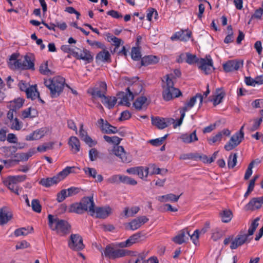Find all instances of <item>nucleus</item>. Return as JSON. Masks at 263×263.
Masks as SVG:
<instances>
[{
  "label": "nucleus",
  "instance_id": "obj_19",
  "mask_svg": "<svg viewBox=\"0 0 263 263\" xmlns=\"http://www.w3.org/2000/svg\"><path fill=\"white\" fill-rule=\"evenodd\" d=\"M243 65V62L236 60H230L223 65L224 70L227 72L237 70Z\"/></svg>",
  "mask_w": 263,
  "mask_h": 263
},
{
  "label": "nucleus",
  "instance_id": "obj_62",
  "mask_svg": "<svg viewBox=\"0 0 263 263\" xmlns=\"http://www.w3.org/2000/svg\"><path fill=\"white\" fill-rule=\"evenodd\" d=\"M14 233L15 236L18 237L27 235L29 232L25 228H21L15 230Z\"/></svg>",
  "mask_w": 263,
  "mask_h": 263
},
{
  "label": "nucleus",
  "instance_id": "obj_63",
  "mask_svg": "<svg viewBox=\"0 0 263 263\" xmlns=\"http://www.w3.org/2000/svg\"><path fill=\"white\" fill-rule=\"evenodd\" d=\"M66 190L68 197H71L76 195L80 192V189L76 187H71Z\"/></svg>",
  "mask_w": 263,
  "mask_h": 263
},
{
  "label": "nucleus",
  "instance_id": "obj_46",
  "mask_svg": "<svg viewBox=\"0 0 263 263\" xmlns=\"http://www.w3.org/2000/svg\"><path fill=\"white\" fill-rule=\"evenodd\" d=\"M3 148L4 152L5 153V157L7 158L15 153L17 149V147L15 146H5Z\"/></svg>",
  "mask_w": 263,
  "mask_h": 263
},
{
  "label": "nucleus",
  "instance_id": "obj_50",
  "mask_svg": "<svg viewBox=\"0 0 263 263\" xmlns=\"http://www.w3.org/2000/svg\"><path fill=\"white\" fill-rule=\"evenodd\" d=\"M168 134L164 135L163 137L157 138L156 139H152L149 141V143L154 146H158L161 145L163 141L166 139Z\"/></svg>",
  "mask_w": 263,
  "mask_h": 263
},
{
  "label": "nucleus",
  "instance_id": "obj_36",
  "mask_svg": "<svg viewBox=\"0 0 263 263\" xmlns=\"http://www.w3.org/2000/svg\"><path fill=\"white\" fill-rule=\"evenodd\" d=\"M44 130L39 129L33 132L29 135H27L26 137V140L27 141H31L40 139L41 138H42L44 136Z\"/></svg>",
  "mask_w": 263,
  "mask_h": 263
},
{
  "label": "nucleus",
  "instance_id": "obj_6",
  "mask_svg": "<svg viewBox=\"0 0 263 263\" xmlns=\"http://www.w3.org/2000/svg\"><path fill=\"white\" fill-rule=\"evenodd\" d=\"M74 168V166H67L65 168L52 177L41 179L39 181V184L46 187L56 184L63 180L69 174L73 173Z\"/></svg>",
  "mask_w": 263,
  "mask_h": 263
},
{
  "label": "nucleus",
  "instance_id": "obj_42",
  "mask_svg": "<svg viewBox=\"0 0 263 263\" xmlns=\"http://www.w3.org/2000/svg\"><path fill=\"white\" fill-rule=\"evenodd\" d=\"M103 138L107 142L110 144H116L117 146L122 140V139L117 136L109 137L106 135H104L103 136Z\"/></svg>",
  "mask_w": 263,
  "mask_h": 263
},
{
  "label": "nucleus",
  "instance_id": "obj_15",
  "mask_svg": "<svg viewBox=\"0 0 263 263\" xmlns=\"http://www.w3.org/2000/svg\"><path fill=\"white\" fill-rule=\"evenodd\" d=\"M199 68L201 70H203L205 74H208L210 73L213 69V61L211 59H200L199 62Z\"/></svg>",
  "mask_w": 263,
  "mask_h": 263
},
{
  "label": "nucleus",
  "instance_id": "obj_55",
  "mask_svg": "<svg viewBox=\"0 0 263 263\" xmlns=\"http://www.w3.org/2000/svg\"><path fill=\"white\" fill-rule=\"evenodd\" d=\"M89 157L91 161H95L98 159L99 152L96 148H92L89 150Z\"/></svg>",
  "mask_w": 263,
  "mask_h": 263
},
{
  "label": "nucleus",
  "instance_id": "obj_27",
  "mask_svg": "<svg viewBox=\"0 0 263 263\" xmlns=\"http://www.w3.org/2000/svg\"><path fill=\"white\" fill-rule=\"evenodd\" d=\"M180 139L185 143H191L198 140L196 135V130L190 134H183L180 136Z\"/></svg>",
  "mask_w": 263,
  "mask_h": 263
},
{
  "label": "nucleus",
  "instance_id": "obj_29",
  "mask_svg": "<svg viewBox=\"0 0 263 263\" xmlns=\"http://www.w3.org/2000/svg\"><path fill=\"white\" fill-rule=\"evenodd\" d=\"M230 131L228 129H224L222 131L218 132L215 136L212 138L208 139V141L210 144H213L217 142L221 141L222 135H226L227 136H230Z\"/></svg>",
  "mask_w": 263,
  "mask_h": 263
},
{
  "label": "nucleus",
  "instance_id": "obj_30",
  "mask_svg": "<svg viewBox=\"0 0 263 263\" xmlns=\"http://www.w3.org/2000/svg\"><path fill=\"white\" fill-rule=\"evenodd\" d=\"M37 110L32 107H29L22 112V118H33L36 117L38 116Z\"/></svg>",
  "mask_w": 263,
  "mask_h": 263
},
{
  "label": "nucleus",
  "instance_id": "obj_64",
  "mask_svg": "<svg viewBox=\"0 0 263 263\" xmlns=\"http://www.w3.org/2000/svg\"><path fill=\"white\" fill-rule=\"evenodd\" d=\"M221 236L222 234L218 229H216L213 230L211 237L213 240L216 241L217 240L220 239Z\"/></svg>",
  "mask_w": 263,
  "mask_h": 263
},
{
  "label": "nucleus",
  "instance_id": "obj_17",
  "mask_svg": "<svg viewBox=\"0 0 263 263\" xmlns=\"http://www.w3.org/2000/svg\"><path fill=\"white\" fill-rule=\"evenodd\" d=\"M263 204V196L260 197H256L252 198L250 202L247 204L245 206V210L254 211L256 209H258Z\"/></svg>",
  "mask_w": 263,
  "mask_h": 263
},
{
  "label": "nucleus",
  "instance_id": "obj_48",
  "mask_svg": "<svg viewBox=\"0 0 263 263\" xmlns=\"http://www.w3.org/2000/svg\"><path fill=\"white\" fill-rule=\"evenodd\" d=\"M121 176L120 175H114L110 176L109 178L106 180V181L108 183L110 184H119L121 182Z\"/></svg>",
  "mask_w": 263,
  "mask_h": 263
},
{
  "label": "nucleus",
  "instance_id": "obj_5",
  "mask_svg": "<svg viewBox=\"0 0 263 263\" xmlns=\"http://www.w3.org/2000/svg\"><path fill=\"white\" fill-rule=\"evenodd\" d=\"M65 79L61 76L45 80V85L50 90L51 98H57L60 95L65 84Z\"/></svg>",
  "mask_w": 263,
  "mask_h": 263
},
{
  "label": "nucleus",
  "instance_id": "obj_45",
  "mask_svg": "<svg viewBox=\"0 0 263 263\" xmlns=\"http://www.w3.org/2000/svg\"><path fill=\"white\" fill-rule=\"evenodd\" d=\"M232 217V213L230 210H224L221 214L222 222L226 223L229 222L231 220Z\"/></svg>",
  "mask_w": 263,
  "mask_h": 263
},
{
  "label": "nucleus",
  "instance_id": "obj_49",
  "mask_svg": "<svg viewBox=\"0 0 263 263\" xmlns=\"http://www.w3.org/2000/svg\"><path fill=\"white\" fill-rule=\"evenodd\" d=\"M32 210L36 213H40L42 210V206L38 199H33L31 202Z\"/></svg>",
  "mask_w": 263,
  "mask_h": 263
},
{
  "label": "nucleus",
  "instance_id": "obj_59",
  "mask_svg": "<svg viewBox=\"0 0 263 263\" xmlns=\"http://www.w3.org/2000/svg\"><path fill=\"white\" fill-rule=\"evenodd\" d=\"M11 128L12 129L18 130L22 127V123L19 121L17 118L11 121Z\"/></svg>",
  "mask_w": 263,
  "mask_h": 263
},
{
  "label": "nucleus",
  "instance_id": "obj_13",
  "mask_svg": "<svg viewBox=\"0 0 263 263\" xmlns=\"http://www.w3.org/2000/svg\"><path fill=\"white\" fill-rule=\"evenodd\" d=\"M96 124L100 127L103 133L111 134H116L118 132L116 127L111 125L107 121H104L102 118L97 121Z\"/></svg>",
  "mask_w": 263,
  "mask_h": 263
},
{
  "label": "nucleus",
  "instance_id": "obj_58",
  "mask_svg": "<svg viewBox=\"0 0 263 263\" xmlns=\"http://www.w3.org/2000/svg\"><path fill=\"white\" fill-rule=\"evenodd\" d=\"M155 20L157 19L158 14L157 11L154 8H149L147 10V19L149 21H151L152 19V16H154Z\"/></svg>",
  "mask_w": 263,
  "mask_h": 263
},
{
  "label": "nucleus",
  "instance_id": "obj_8",
  "mask_svg": "<svg viewBox=\"0 0 263 263\" xmlns=\"http://www.w3.org/2000/svg\"><path fill=\"white\" fill-rule=\"evenodd\" d=\"M34 55L31 53H28L24 56L23 60L18 59L15 62V69L34 70Z\"/></svg>",
  "mask_w": 263,
  "mask_h": 263
},
{
  "label": "nucleus",
  "instance_id": "obj_32",
  "mask_svg": "<svg viewBox=\"0 0 263 263\" xmlns=\"http://www.w3.org/2000/svg\"><path fill=\"white\" fill-rule=\"evenodd\" d=\"M260 162L261 161L259 159H256L255 160H252L250 163L246 171V173L244 176L245 180H247L249 179V178L252 174V168H253L255 165H258L260 163Z\"/></svg>",
  "mask_w": 263,
  "mask_h": 263
},
{
  "label": "nucleus",
  "instance_id": "obj_47",
  "mask_svg": "<svg viewBox=\"0 0 263 263\" xmlns=\"http://www.w3.org/2000/svg\"><path fill=\"white\" fill-rule=\"evenodd\" d=\"M121 182L132 185H135L137 184V181L135 179L124 175H121Z\"/></svg>",
  "mask_w": 263,
  "mask_h": 263
},
{
  "label": "nucleus",
  "instance_id": "obj_11",
  "mask_svg": "<svg viewBox=\"0 0 263 263\" xmlns=\"http://www.w3.org/2000/svg\"><path fill=\"white\" fill-rule=\"evenodd\" d=\"M252 238H249L243 232L240 231L231 242L230 248L232 250L236 249L245 243L250 242Z\"/></svg>",
  "mask_w": 263,
  "mask_h": 263
},
{
  "label": "nucleus",
  "instance_id": "obj_31",
  "mask_svg": "<svg viewBox=\"0 0 263 263\" xmlns=\"http://www.w3.org/2000/svg\"><path fill=\"white\" fill-rule=\"evenodd\" d=\"M159 62V58L155 55H147L141 58V63L142 66L155 64Z\"/></svg>",
  "mask_w": 263,
  "mask_h": 263
},
{
  "label": "nucleus",
  "instance_id": "obj_3",
  "mask_svg": "<svg viewBox=\"0 0 263 263\" xmlns=\"http://www.w3.org/2000/svg\"><path fill=\"white\" fill-rule=\"evenodd\" d=\"M166 80L165 84L162 85V97L166 101H168L174 98H178L182 95L180 90L174 87V83L173 81V74H167L164 77Z\"/></svg>",
  "mask_w": 263,
  "mask_h": 263
},
{
  "label": "nucleus",
  "instance_id": "obj_18",
  "mask_svg": "<svg viewBox=\"0 0 263 263\" xmlns=\"http://www.w3.org/2000/svg\"><path fill=\"white\" fill-rule=\"evenodd\" d=\"M192 32L189 30H181L176 32L171 37V40H179L180 41L186 42L191 38Z\"/></svg>",
  "mask_w": 263,
  "mask_h": 263
},
{
  "label": "nucleus",
  "instance_id": "obj_21",
  "mask_svg": "<svg viewBox=\"0 0 263 263\" xmlns=\"http://www.w3.org/2000/svg\"><path fill=\"white\" fill-rule=\"evenodd\" d=\"M197 99H199L200 101V105H201L203 102V96L201 93H198L195 96L192 97L190 101L186 102L184 106L180 110L183 111L185 114L189 109L192 108L195 105Z\"/></svg>",
  "mask_w": 263,
  "mask_h": 263
},
{
  "label": "nucleus",
  "instance_id": "obj_28",
  "mask_svg": "<svg viewBox=\"0 0 263 263\" xmlns=\"http://www.w3.org/2000/svg\"><path fill=\"white\" fill-rule=\"evenodd\" d=\"M103 50L100 52H99L96 57V60L97 62H108L109 63L111 62L110 60V54L109 52L105 50L104 49Z\"/></svg>",
  "mask_w": 263,
  "mask_h": 263
},
{
  "label": "nucleus",
  "instance_id": "obj_33",
  "mask_svg": "<svg viewBox=\"0 0 263 263\" xmlns=\"http://www.w3.org/2000/svg\"><path fill=\"white\" fill-rule=\"evenodd\" d=\"M68 144L74 151V153L80 151V143L77 137L74 136L71 137L69 139Z\"/></svg>",
  "mask_w": 263,
  "mask_h": 263
},
{
  "label": "nucleus",
  "instance_id": "obj_56",
  "mask_svg": "<svg viewBox=\"0 0 263 263\" xmlns=\"http://www.w3.org/2000/svg\"><path fill=\"white\" fill-rule=\"evenodd\" d=\"M24 103V100L21 98H17L15 100L13 103V104L12 105V108L13 110H14V111L16 112V110L20 109Z\"/></svg>",
  "mask_w": 263,
  "mask_h": 263
},
{
  "label": "nucleus",
  "instance_id": "obj_2",
  "mask_svg": "<svg viewBox=\"0 0 263 263\" xmlns=\"http://www.w3.org/2000/svg\"><path fill=\"white\" fill-rule=\"evenodd\" d=\"M141 88L142 86L139 83H134L126 89V92L120 91L118 93V98L121 99L118 102V105H125L129 107L130 105V101L134 100L135 95L139 94Z\"/></svg>",
  "mask_w": 263,
  "mask_h": 263
},
{
  "label": "nucleus",
  "instance_id": "obj_39",
  "mask_svg": "<svg viewBox=\"0 0 263 263\" xmlns=\"http://www.w3.org/2000/svg\"><path fill=\"white\" fill-rule=\"evenodd\" d=\"M147 98L145 97L138 98L133 103L134 106L138 110H140L142 106L146 103Z\"/></svg>",
  "mask_w": 263,
  "mask_h": 263
},
{
  "label": "nucleus",
  "instance_id": "obj_1",
  "mask_svg": "<svg viewBox=\"0 0 263 263\" xmlns=\"http://www.w3.org/2000/svg\"><path fill=\"white\" fill-rule=\"evenodd\" d=\"M95 206L93 196L84 197L79 202L71 204L68 208V212L82 214L89 211L90 215L93 216L95 213Z\"/></svg>",
  "mask_w": 263,
  "mask_h": 263
},
{
  "label": "nucleus",
  "instance_id": "obj_34",
  "mask_svg": "<svg viewBox=\"0 0 263 263\" xmlns=\"http://www.w3.org/2000/svg\"><path fill=\"white\" fill-rule=\"evenodd\" d=\"M26 96L28 98H31L32 100L39 98V92L37 90L36 85H32L28 88L26 91Z\"/></svg>",
  "mask_w": 263,
  "mask_h": 263
},
{
  "label": "nucleus",
  "instance_id": "obj_10",
  "mask_svg": "<svg viewBox=\"0 0 263 263\" xmlns=\"http://www.w3.org/2000/svg\"><path fill=\"white\" fill-rule=\"evenodd\" d=\"M69 247L74 251L82 250L84 248L83 239L79 234H71L68 241Z\"/></svg>",
  "mask_w": 263,
  "mask_h": 263
},
{
  "label": "nucleus",
  "instance_id": "obj_43",
  "mask_svg": "<svg viewBox=\"0 0 263 263\" xmlns=\"http://www.w3.org/2000/svg\"><path fill=\"white\" fill-rule=\"evenodd\" d=\"M26 175H17V176H10L7 177L9 179H10V181L14 182L16 184L18 183L23 182L25 181L26 179Z\"/></svg>",
  "mask_w": 263,
  "mask_h": 263
},
{
  "label": "nucleus",
  "instance_id": "obj_53",
  "mask_svg": "<svg viewBox=\"0 0 263 263\" xmlns=\"http://www.w3.org/2000/svg\"><path fill=\"white\" fill-rule=\"evenodd\" d=\"M253 122V124L250 128V130L251 131H255L257 130L259 127L260 126L261 123L262 122V118H260L259 119H254L253 120H250V122Z\"/></svg>",
  "mask_w": 263,
  "mask_h": 263
},
{
  "label": "nucleus",
  "instance_id": "obj_44",
  "mask_svg": "<svg viewBox=\"0 0 263 263\" xmlns=\"http://www.w3.org/2000/svg\"><path fill=\"white\" fill-rule=\"evenodd\" d=\"M131 57L135 61H138L141 59V54L139 47H134L132 48L131 51Z\"/></svg>",
  "mask_w": 263,
  "mask_h": 263
},
{
  "label": "nucleus",
  "instance_id": "obj_40",
  "mask_svg": "<svg viewBox=\"0 0 263 263\" xmlns=\"http://www.w3.org/2000/svg\"><path fill=\"white\" fill-rule=\"evenodd\" d=\"M237 154H231L228 160V166L229 168H233L236 165Z\"/></svg>",
  "mask_w": 263,
  "mask_h": 263
},
{
  "label": "nucleus",
  "instance_id": "obj_52",
  "mask_svg": "<svg viewBox=\"0 0 263 263\" xmlns=\"http://www.w3.org/2000/svg\"><path fill=\"white\" fill-rule=\"evenodd\" d=\"M186 62L189 64H192L199 62L200 59H198L195 55L192 54L190 53H186Z\"/></svg>",
  "mask_w": 263,
  "mask_h": 263
},
{
  "label": "nucleus",
  "instance_id": "obj_61",
  "mask_svg": "<svg viewBox=\"0 0 263 263\" xmlns=\"http://www.w3.org/2000/svg\"><path fill=\"white\" fill-rule=\"evenodd\" d=\"M224 92H220L216 96H214V98L212 100V101L213 102V105L214 106H216L217 105L220 104L223 98L224 97Z\"/></svg>",
  "mask_w": 263,
  "mask_h": 263
},
{
  "label": "nucleus",
  "instance_id": "obj_4",
  "mask_svg": "<svg viewBox=\"0 0 263 263\" xmlns=\"http://www.w3.org/2000/svg\"><path fill=\"white\" fill-rule=\"evenodd\" d=\"M48 224L52 231L61 235H66L70 232L71 226L66 220L54 217L51 214L48 215Z\"/></svg>",
  "mask_w": 263,
  "mask_h": 263
},
{
  "label": "nucleus",
  "instance_id": "obj_57",
  "mask_svg": "<svg viewBox=\"0 0 263 263\" xmlns=\"http://www.w3.org/2000/svg\"><path fill=\"white\" fill-rule=\"evenodd\" d=\"M83 171L87 175L93 178H96L97 172L95 168L90 167H84L83 168Z\"/></svg>",
  "mask_w": 263,
  "mask_h": 263
},
{
  "label": "nucleus",
  "instance_id": "obj_9",
  "mask_svg": "<svg viewBox=\"0 0 263 263\" xmlns=\"http://www.w3.org/2000/svg\"><path fill=\"white\" fill-rule=\"evenodd\" d=\"M99 85V87L89 88L87 90V93L91 95L94 98H99L103 100L106 97L107 85L104 82H100Z\"/></svg>",
  "mask_w": 263,
  "mask_h": 263
},
{
  "label": "nucleus",
  "instance_id": "obj_51",
  "mask_svg": "<svg viewBox=\"0 0 263 263\" xmlns=\"http://www.w3.org/2000/svg\"><path fill=\"white\" fill-rule=\"evenodd\" d=\"M39 71L41 73L45 75H48L51 73V70L48 67V61L42 63L39 68Z\"/></svg>",
  "mask_w": 263,
  "mask_h": 263
},
{
  "label": "nucleus",
  "instance_id": "obj_16",
  "mask_svg": "<svg viewBox=\"0 0 263 263\" xmlns=\"http://www.w3.org/2000/svg\"><path fill=\"white\" fill-rule=\"evenodd\" d=\"M241 135L236 133L231 138L229 142L225 145L224 149L227 151H229L238 146L244 138H241Z\"/></svg>",
  "mask_w": 263,
  "mask_h": 263
},
{
  "label": "nucleus",
  "instance_id": "obj_35",
  "mask_svg": "<svg viewBox=\"0 0 263 263\" xmlns=\"http://www.w3.org/2000/svg\"><path fill=\"white\" fill-rule=\"evenodd\" d=\"M117 98L115 97H105L102 100V103L106 105L108 109L112 108L117 103Z\"/></svg>",
  "mask_w": 263,
  "mask_h": 263
},
{
  "label": "nucleus",
  "instance_id": "obj_60",
  "mask_svg": "<svg viewBox=\"0 0 263 263\" xmlns=\"http://www.w3.org/2000/svg\"><path fill=\"white\" fill-rule=\"evenodd\" d=\"M139 169L137 171V175H138V176L140 178H143L144 177H146L148 176V168L146 167L145 169L144 170L143 167L142 166H139Z\"/></svg>",
  "mask_w": 263,
  "mask_h": 263
},
{
  "label": "nucleus",
  "instance_id": "obj_41",
  "mask_svg": "<svg viewBox=\"0 0 263 263\" xmlns=\"http://www.w3.org/2000/svg\"><path fill=\"white\" fill-rule=\"evenodd\" d=\"M259 218L257 217L256 219H255L251 223V224L248 230V234H246L249 237L250 236H252L255 231L256 228L258 226V221H259Z\"/></svg>",
  "mask_w": 263,
  "mask_h": 263
},
{
  "label": "nucleus",
  "instance_id": "obj_54",
  "mask_svg": "<svg viewBox=\"0 0 263 263\" xmlns=\"http://www.w3.org/2000/svg\"><path fill=\"white\" fill-rule=\"evenodd\" d=\"M67 197H68L67 190L66 189H63L57 194V200L58 202H62Z\"/></svg>",
  "mask_w": 263,
  "mask_h": 263
},
{
  "label": "nucleus",
  "instance_id": "obj_23",
  "mask_svg": "<svg viewBox=\"0 0 263 263\" xmlns=\"http://www.w3.org/2000/svg\"><path fill=\"white\" fill-rule=\"evenodd\" d=\"M148 221V218L145 216H142L132 220L128 224L130 229L134 231L139 229L142 224L145 223Z\"/></svg>",
  "mask_w": 263,
  "mask_h": 263
},
{
  "label": "nucleus",
  "instance_id": "obj_26",
  "mask_svg": "<svg viewBox=\"0 0 263 263\" xmlns=\"http://www.w3.org/2000/svg\"><path fill=\"white\" fill-rule=\"evenodd\" d=\"M95 209L96 217L99 218H106L111 212V209L109 206L97 207Z\"/></svg>",
  "mask_w": 263,
  "mask_h": 263
},
{
  "label": "nucleus",
  "instance_id": "obj_37",
  "mask_svg": "<svg viewBox=\"0 0 263 263\" xmlns=\"http://www.w3.org/2000/svg\"><path fill=\"white\" fill-rule=\"evenodd\" d=\"M181 195V194L179 196H176L173 194H168L159 197V200L161 202H167L169 201L172 202H177Z\"/></svg>",
  "mask_w": 263,
  "mask_h": 263
},
{
  "label": "nucleus",
  "instance_id": "obj_25",
  "mask_svg": "<svg viewBox=\"0 0 263 263\" xmlns=\"http://www.w3.org/2000/svg\"><path fill=\"white\" fill-rule=\"evenodd\" d=\"M13 217L11 212L8 211L6 208L0 209V225H4L8 223Z\"/></svg>",
  "mask_w": 263,
  "mask_h": 263
},
{
  "label": "nucleus",
  "instance_id": "obj_38",
  "mask_svg": "<svg viewBox=\"0 0 263 263\" xmlns=\"http://www.w3.org/2000/svg\"><path fill=\"white\" fill-rule=\"evenodd\" d=\"M4 183L12 192L17 195H19V189L17 184L10 181V179L7 178L4 181Z\"/></svg>",
  "mask_w": 263,
  "mask_h": 263
},
{
  "label": "nucleus",
  "instance_id": "obj_20",
  "mask_svg": "<svg viewBox=\"0 0 263 263\" xmlns=\"http://www.w3.org/2000/svg\"><path fill=\"white\" fill-rule=\"evenodd\" d=\"M72 55L78 60L86 61L87 63H90L93 61V57L90 52L86 49H83L80 53L75 51L72 53Z\"/></svg>",
  "mask_w": 263,
  "mask_h": 263
},
{
  "label": "nucleus",
  "instance_id": "obj_22",
  "mask_svg": "<svg viewBox=\"0 0 263 263\" xmlns=\"http://www.w3.org/2000/svg\"><path fill=\"white\" fill-rule=\"evenodd\" d=\"M189 236L190 234L187 230L183 229L179 232L178 235L173 238L172 240L177 244L181 245L189 239Z\"/></svg>",
  "mask_w": 263,
  "mask_h": 263
},
{
  "label": "nucleus",
  "instance_id": "obj_24",
  "mask_svg": "<svg viewBox=\"0 0 263 263\" xmlns=\"http://www.w3.org/2000/svg\"><path fill=\"white\" fill-rule=\"evenodd\" d=\"M141 237V233H137L129 237L125 241L117 244V246L121 248L129 247L136 243Z\"/></svg>",
  "mask_w": 263,
  "mask_h": 263
},
{
  "label": "nucleus",
  "instance_id": "obj_7",
  "mask_svg": "<svg viewBox=\"0 0 263 263\" xmlns=\"http://www.w3.org/2000/svg\"><path fill=\"white\" fill-rule=\"evenodd\" d=\"M130 253V251L121 249H115L110 245H108L105 247L103 251V253L102 252V256L104 255L105 257L109 259H116L117 258L129 255Z\"/></svg>",
  "mask_w": 263,
  "mask_h": 263
},
{
  "label": "nucleus",
  "instance_id": "obj_14",
  "mask_svg": "<svg viewBox=\"0 0 263 263\" xmlns=\"http://www.w3.org/2000/svg\"><path fill=\"white\" fill-rule=\"evenodd\" d=\"M112 153L119 157L121 161L124 163H129L132 161V158L129 154L126 153L123 146H116L112 149Z\"/></svg>",
  "mask_w": 263,
  "mask_h": 263
},
{
  "label": "nucleus",
  "instance_id": "obj_12",
  "mask_svg": "<svg viewBox=\"0 0 263 263\" xmlns=\"http://www.w3.org/2000/svg\"><path fill=\"white\" fill-rule=\"evenodd\" d=\"M175 120L173 118H163L160 117H152V123L158 128L162 129L173 123H174Z\"/></svg>",
  "mask_w": 263,
  "mask_h": 263
}]
</instances>
